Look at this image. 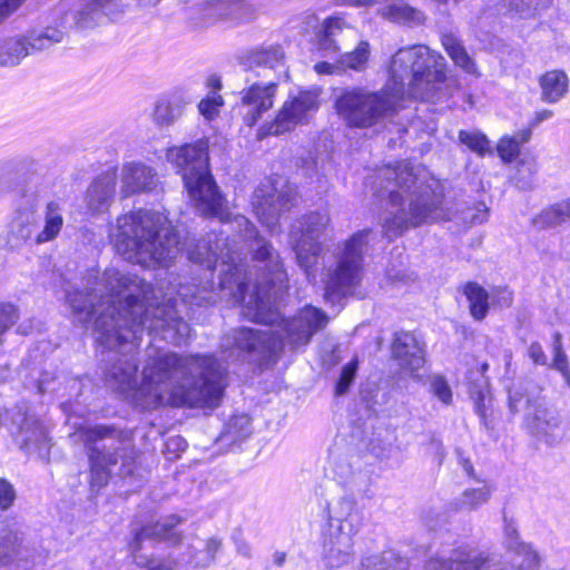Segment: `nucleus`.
<instances>
[{"instance_id":"1","label":"nucleus","mask_w":570,"mask_h":570,"mask_svg":"<svg viewBox=\"0 0 570 570\" xmlns=\"http://www.w3.org/2000/svg\"><path fill=\"white\" fill-rule=\"evenodd\" d=\"M66 299L76 322L86 325L94 320L100 345L109 350L127 347L125 358L117 360L106 374L108 385L120 392L137 385L138 364L132 352L145 331L176 345L190 334L188 323L170 299L155 303L157 296L149 283L114 267L100 277L89 275L83 287L68 292Z\"/></svg>"},{"instance_id":"2","label":"nucleus","mask_w":570,"mask_h":570,"mask_svg":"<svg viewBox=\"0 0 570 570\" xmlns=\"http://www.w3.org/2000/svg\"><path fill=\"white\" fill-rule=\"evenodd\" d=\"M234 224L239 228V237L248 243V248L255 253V259L263 264L265 278L256 283L252 293L247 294L246 268L240 263L236 245H230L228 236L210 234L208 239L198 240L188 249V259L212 271L220 262V277L217 291L213 284L187 285L178 288L180 298L191 305L214 304L217 299L233 304L243 303L244 315L256 323L276 324L281 314L276 308V301L287 288V274L278 253L273 246L258 237L255 226L245 217L236 216ZM235 244V240H233Z\"/></svg>"},{"instance_id":"3","label":"nucleus","mask_w":570,"mask_h":570,"mask_svg":"<svg viewBox=\"0 0 570 570\" xmlns=\"http://www.w3.org/2000/svg\"><path fill=\"white\" fill-rule=\"evenodd\" d=\"M225 374L226 368L210 355L159 354L144 366L140 389L155 404L216 407Z\"/></svg>"},{"instance_id":"4","label":"nucleus","mask_w":570,"mask_h":570,"mask_svg":"<svg viewBox=\"0 0 570 570\" xmlns=\"http://www.w3.org/2000/svg\"><path fill=\"white\" fill-rule=\"evenodd\" d=\"M386 180L384 189L389 193L390 203L397 207L391 212L382 224V233L393 239L410 227H416L430 220L440 219L442 214V194L436 191L438 183L429 180L424 168H414L407 163L395 167H386L380 171Z\"/></svg>"},{"instance_id":"5","label":"nucleus","mask_w":570,"mask_h":570,"mask_svg":"<svg viewBox=\"0 0 570 570\" xmlns=\"http://www.w3.org/2000/svg\"><path fill=\"white\" fill-rule=\"evenodd\" d=\"M110 240L124 259L145 267L169 266L181 252L177 229L163 213L138 209L119 216Z\"/></svg>"},{"instance_id":"6","label":"nucleus","mask_w":570,"mask_h":570,"mask_svg":"<svg viewBox=\"0 0 570 570\" xmlns=\"http://www.w3.org/2000/svg\"><path fill=\"white\" fill-rule=\"evenodd\" d=\"M246 87L240 91L245 109L244 122L253 127L271 110L282 80H287L286 55L279 45H268L247 50L239 58Z\"/></svg>"},{"instance_id":"7","label":"nucleus","mask_w":570,"mask_h":570,"mask_svg":"<svg viewBox=\"0 0 570 570\" xmlns=\"http://www.w3.org/2000/svg\"><path fill=\"white\" fill-rule=\"evenodd\" d=\"M69 438L86 449L92 487L106 485L115 469L122 478L134 474L138 451L129 432L115 425H81Z\"/></svg>"},{"instance_id":"8","label":"nucleus","mask_w":570,"mask_h":570,"mask_svg":"<svg viewBox=\"0 0 570 570\" xmlns=\"http://www.w3.org/2000/svg\"><path fill=\"white\" fill-rule=\"evenodd\" d=\"M445 78L443 57L425 46H412L401 48L393 56L386 85L392 91L400 90V102L405 95L429 101L440 98Z\"/></svg>"},{"instance_id":"9","label":"nucleus","mask_w":570,"mask_h":570,"mask_svg":"<svg viewBox=\"0 0 570 570\" xmlns=\"http://www.w3.org/2000/svg\"><path fill=\"white\" fill-rule=\"evenodd\" d=\"M166 159L180 173L196 209L205 216L225 219L223 197L209 173L208 144L197 140L194 144L167 149Z\"/></svg>"},{"instance_id":"10","label":"nucleus","mask_w":570,"mask_h":570,"mask_svg":"<svg viewBox=\"0 0 570 570\" xmlns=\"http://www.w3.org/2000/svg\"><path fill=\"white\" fill-rule=\"evenodd\" d=\"M334 107L340 119L350 128L367 129L383 124L400 109V90L392 91L389 85L380 90L366 87L342 88Z\"/></svg>"},{"instance_id":"11","label":"nucleus","mask_w":570,"mask_h":570,"mask_svg":"<svg viewBox=\"0 0 570 570\" xmlns=\"http://www.w3.org/2000/svg\"><path fill=\"white\" fill-rule=\"evenodd\" d=\"M371 234L370 228L358 230L338 246L335 266L330 267L323 276L326 301L334 303L351 294L360 284Z\"/></svg>"},{"instance_id":"12","label":"nucleus","mask_w":570,"mask_h":570,"mask_svg":"<svg viewBox=\"0 0 570 570\" xmlns=\"http://www.w3.org/2000/svg\"><path fill=\"white\" fill-rule=\"evenodd\" d=\"M330 223L328 212L317 209L306 213L292 225L289 237L296 262L308 277H315L314 271L323 253V244L318 239Z\"/></svg>"},{"instance_id":"13","label":"nucleus","mask_w":570,"mask_h":570,"mask_svg":"<svg viewBox=\"0 0 570 570\" xmlns=\"http://www.w3.org/2000/svg\"><path fill=\"white\" fill-rule=\"evenodd\" d=\"M296 189L287 181L276 180L259 186L253 196V208L259 222L274 230L279 218L296 205Z\"/></svg>"},{"instance_id":"14","label":"nucleus","mask_w":570,"mask_h":570,"mask_svg":"<svg viewBox=\"0 0 570 570\" xmlns=\"http://www.w3.org/2000/svg\"><path fill=\"white\" fill-rule=\"evenodd\" d=\"M320 107L316 90H303L294 97H288L272 122L264 125L258 136H278L293 130L296 126L306 122L309 116Z\"/></svg>"},{"instance_id":"15","label":"nucleus","mask_w":570,"mask_h":570,"mask_svg":"<svg viewBox=\"0 0 570 570\" xmlns=\"http://www.w3.org/2000/svg\"><path fill=\"white\" fill-rule=\"evenodd\" d=\"M226 346H234L257 361L275 360L284 346V337L273 328H236L226 337Z\"/></svg>"},{"instance_id":"16","label":"nucleus","mask_w":570,"mask_h":570,"mask_svg":"<svg viewBox=\"0 0 570 570\" xmlns=\"http://www.w3.org/2000/svg\"><path fill=\"white\" fill-rule=\"evenodd\" d=\"M16 431L12 432L16 444L28 452H36L40 458L49 455L51 440L48 430L32 414L18 412L12 419Z\"/></svg>"},{"instance_id":"17","label":"nucleus","mask_w":570,"mask_h":570,"mask_svg":"<svg viewBox=\"0 0 570 570\" xmlns=\"http://www.w3.org/2000/svg\"><path fill=\"white\" fill-rule=\"evenodd\" d=\"M283 332L286 341L293 347L306 345L314 333L323 330L327 322V315L320 308L311 305L303 307L292 320L283 321Z\"/></svg>"},{"instance_id":"18","label":"nucleus","mask_w":570,"mask_h":570,"mask_svg":"<svg viewBox=\"0 0 570 570\" xmlns=\"http://www.w3.org/2000/svg\"><path fill=\"white\" fill-rule=\"evenodd\" d=\"M181 519L177 515H169L155 523L144 525L130 542V549L138 559L137 553L142 550L145 542H165L168 546H177L183 541V532L177 529Z\"/></svg>"},{"instance_id":"19","label":"nucleus","mask_w":570,"mask_h":570,"mask_svg":"<svg viewBox=\"0 0 570 570\" xmlns=\"http://www.w3.org/2000/svg\"><path fill=\"white\" fill-rule=\"evenodd\" d=\"M392 358L404 371L414 373L425 363L424 343L413 332L395 333L391 344Z\"/></svg>"},{"instance_id":"20","label":"nucleus","mask_w":570,"mask_h":570,"mask_svg":"<svg viewBox=\"0 0 570 570\" xmlns=\"http://www.w3.org/2000/svg\"><path fill=\"white\" fill-rule=\"evenodd\" d=\"M358 531L330 525L324 541V561L327 568L338 569L352 560L354 537Z\"/></svg>"},{"instance_id":"21","label":"nucleus","mask_w":570,"mask_h":570,"mask_svg":"<svg viewBox=\"0 0 570 570\" xmlns=\"http://www.w3.org/2000/svg\"><path fill=\"white\" fill-rule=\"evenodd\" d=\"M357 39V30L335 16L325 19L318 35L320 48L324 51L340 52L350 49Z\"/></svg>"},{"instance_id":"22","label":"nucleus","mask_w":570,"mask_h":570,"mask_svg":"<svg viewBox=\"0 0 570 570\" xmlns=\"http://www.w3.org/2000/svg\"><path fill=\"white\" fill-rule=\"evenodd\" d=\"M30 550L21 531L8 524L0 525V567L16 564L18 569L30 563Z\"/></svg>"},{"instance_id":"23","label":"nucleus","mask_w":570,"mask_h":570,"mask_svg":"<svg viewBox=\"0 0 570 570\" xmlns=\"http://www.w3.org/2000/svg\"><path fill=\"white\" fill-rule=\"evenodd\" d=\"M157 183L155 170L142 163H126L121 167V193L125 197L151 190Z\"/></svg>"},{"instance_id":"24","label":"nucleus","mask_w":570,"mask_h":570,"mask_svg":"<svg viewBox=\"0 0 570 570\" xmlns=\"http://www.w3.org/2000/svg\"><path fill=\"white\" fill-rule=\"evenodd\" d=\"M527 417L529 428L538 438L546 439L548 443L556 441L552 431L559 426L560 420L554 407L538 401L529 403Z\"/></svg>"},{"instance_id":"25","label":"nucleus","mask_w":570,"mask_h":570,"mask_svg":"<svg viewBox=\"0 0 570 570\" xmlns=\"http://www.w3.org/2000/svg\"><path fill=\"white\" fill-rule=\"evenodd\" d=\"M36 230V219L31 214L20 215L0 234V248L16 250L21 248Z\"/></svg>"},{"instance_id":"26","label":"nucleus","mask_w":570,"mask_h":570,"mask_svg":"<svg viewBox=\"0 0 570 570\" xmlns=\"http://www.w3.org/2000/svg\"><path fill=\"white\" fill-rule=\"evenodd\" d=\"M116 180L115 173H106L90 185L86 194V204L90 212L102 213L108 209L115 195Z\"/></svg>"},{"instance_id":"27","label":"nucleus","mask_w":570,"mask_h":570,"mask_svg":"<svg viewBox=\"0 0 570 570\" xmlns=\"http://www.w3.org/2000/svg\"><path fill=\"white\" fill-rule=\"evenodd\" d=\"M541 100L554 104L561 100L569 90V77L562 70L554 69L544 72L539 78Z\"/></svg>"},{"instance_id":"28","label":"nucleus","mask_w":570,"mask_h":570,"mask_svg":"<svg viewBox=\"0 0 570 570\" xmlns=\"http://www.w3.org/2000/svg\"><path fill=\"white\" fill-rule=\"evenodd\" d=\"M42 219V228L35 234L33 238L38 245L52 242L59 236L65 224L62 207L56 202L48 203L43 210Z\"/></svg>"},{"instance_id":"29","label":"nucleus","mask_w":570,"mask_h":570,"mask_svg":"<svg viewBox=\"0 0 570 570\" xmlns=\"http://www.w3.org/2000/svg\"><path fill=\"white\" fill-rule=\"evenodd\" d=\"M356 502L352 498L343 497L331 508L330 525L360 530L361 515L355 509Z\"/></svg>"},{"instance_id":"30","label":"nucleus","mask_w":570,"mask_h":570,"mask_svg":"<svg viewBox=\"0 0 570 570\" xmlns=\"http://www.w3.org/2000/svg\"><path fill=\"white\" fill-rule=\"evenodd\" d=\"M114 0H82L80 8L75 12V27L90 29L102 21L105 8Z\"/></svg>"},{"instance_id":"31","label":"nucleus","mask_w":570,"mask_h":570,"mask_svg":"<svg viewBox=\"0 0 570 570\" xmlns=\"http://www.w3.org/2000/svg\"><path fill=\"white\" fill-rule=\"evenodd\" d=\"M186 102L177 96L159 100L154 110V120L158 126L169 127L183 117Z\"/></svg>"},{"instance_id":"32","label":"nucleus","mask_w":570,"mask_h":570,"mask_svg":"<svg viewBox=\"0 0 570 570\" xmlns=\"http://www.w3.org/2000/svg\"><path fill=\"white\" fill-rule=\"evenodd\" d=\"M409 560L393 550L365 557L361 570H407Z\"/></svg>"},{"instance_id":"33","label":"nucleus","mask_w":570,"mask_h":570,"mask_svg":"<svg viewBox=\"0 0 570 570\" xmlns=\"http://www.w3.org/2000/svg\"><path fill=\"white\" fill-rule=\"evenodd\" d=\"M253 432L252 422L246 414L234 415L225 424L218 441L225 445L232 446L245 439Z\"/></svg>"},{"instance_id":"34","label":"nucleus","mask_w":570,"mask_h":570,"mask_svg":"<svg viewBox=\"0 0 570 570\" xmlns=\"http://www.w3.org/2000/svg\"><path fill=\"white\" fill-rule=\"evenodd\" d=\"M492 490L488 485L476 489H466L462 494L450 503L452 511H473L481 505L488 503L491 498Z\"/></svg>"},{"instance_id":"35","label":"nucleus","mask_w":570,"mask_h":570,"mask_svg":"<svg viewBox=\"0 0 570 570\" xmlns=\"http://www.w3.org/2000/svg\"><path fill=\"white\" fill-rule=\"evenodd\" d=\"M490 561L488 553L469 547L453 550L455 570H481Z\"/></svg>"},{"instance_id":"36","label":"nucleus","mask_w":570,"mask_h":570,"mask_svg":"<svg viewBox=\"0 0 570 570\" xmlns=\"http://www.w3.org/2000/svg\"><path fill=\"white\" fill-rule=\"evenodd\" d=\"M464 294L470 303V313L476 321L483 320L489 311V294L478 283L470 282L464 287Z\"/></svg>"},{"instance_id":"37","label":"nucleus","mask_w":570,"mask_h":570,"mask_svg":"<svg viewBox=\"0 0 570 570\" xmlns=\"http://www.w3.org/2000/svg\"><path fill=\"white\" fill-rule=\"evenodd\" d=\"M531 135L532 129L527 128L511 137H503L498 145V153L502 160L511 163L517 159L520 154V146L528 142Z\"/></svg>"},{"instance_id":"38","label":"nucleus","mask_w":570,"mask_h":570,"mask_svg":"<svg viewBox=\"0 0 570 570\" xmlns=\"http://www.w3.org/2000/svg\"><path fill=\"white\" fill-rule=\"evenodd\" d=\"M383 17L397 23L419 24L423 21L422 13L404 2L387 6L383 10Z\"/></svg>"},{"instance_id":"39","label":"nucleus","mask_w":570,"mask_h":570,"mask_svg":"<svg viewBox=\"0 0 570 570\" xmlns=\"http://www.w3.org/2000/svg\"><path fill=\"white\" fill-rule=\"evenodd\" d=\"M443 46L451 59L466 72L478 75L474 61L465 51L464 47L452 36L443 38Z\"/></svg>"},{"instance_id":"40","label":"nucleus","mask_w":570,"mask_h":570,"mask_svg":"<svg viewBox=\"0 0 570 570\" xmlns=\"http://www.w3.org/2000/svg\"><path fill=\"white\" fill-rule=\"evenodd\" d=\"M569 207H567L564 204L556 203L547 208H544L534 219V225L548 228V227H556L563 222L570 219V216H568Z\"/></svg>"},{"instance_id":"41","label":"nucleus","mask_w":570,"mask_h":570,"mask_svg":"<svg viewBox=\"0 0 570 570\" xmlns=\"http://www.w3.org/2000/svg\"><path fill=\"white\" fill-rule=\"evenodd\" d=\"M63 31L48 27L42 32L37 35H30L27 37L28 45L31 53L47 50L55 43H59L63 39Z\"/></svg>"},{"instance_id":"42","label":"nucleus","mask_w":570,"mask_h":570,"mask_svg":"<svg viewBox=\"0 0 570 570\" xmlns=\"http://www.w3.org/2000/svg\"><path fill=\"white\" fill-rule=\"evenodd\" d=\"M2 65L14 66L20 62L22 58L30 55V48L27 38L9 39L4 42Z\"/></svg>"},{"instance_id":"43","label":"nucleus","mask_w":570,"mask_h":570,"mask_svg":"<svg viewBox=\"0 0 570 570\" xmlns=\"http://www.w3.org/2000/svg\"><path fill=\"white\" fill-rule=\"evenodd\" d=\"M370 56V45L366 41H360L355 50L346 51L341 55L340 63L346 68L361 71L365 68V65Z\"/></svg>"},{"instance_id":"44","label":"nucleus","mask_w":570,"mask_h":570,"mask_svg":"<svg viewBox=\"0 0 570 570\" xmlns=\"http://www.w3.org/2000/svg\"><path fill=\"white\" fill-rule=\"evenodd\" d=\"M222 548V540L214 537L204 542V548L191 556V562L196 567L206 568L214 563L217 552Z\"/></svg>"},{"instance_id":"45","label":"nucleus","mask_w":570,"mask_h":570,"mask_svg":"<svg viewBox=\"0 0 570 570\" xmlns=\"http://www.w3.org/2000/svg\"><path fill=\"white\" fill-rule=\"evenodd\" d=\"M513 552L515 553L514 567L517 570H537L539 568L540 558L529 544L525 543Z\"/></svg>"},{"instance_id":"46","label":"nucleus","mask_w":570,"mask_h":570,"mask_svg":"<svg viewBox=\"0 0 570 570\" xmlns=\"http://www.w3.org/2000/svg\"><path fill=\"white\" fill-rule=\"evenodd\" d=\"M459 140L463 145H465L471 151H474L480 156H483L485 153L489 151L490 142L487 136L479 131L460 130Z\"/></svg>"},{"instance_id":"47","label":"nucleus","mask_w":570,"mask_h":570,"mask_svg":"<svg viewBox=\"0 0 570 570\" xmlns=\"http://www.w3.org/2000/svg\"><path fill=\"white\" fill-rule=\"evenodd\" d=\"M19 318L18 308L7 302H0V346L3 343L4 333L10 330Z\"/></svg>"},{"instance_id":"48","label":"nucleus","mask_w":570,"mask_h":570,"mask_svg":"<svg viewBox=\"0 0 570 570\" xmlns=\"http://www.w3.org/2000/svg\"><path fill=\"white\" fill-rule=\"evenodd\" d=\"M224 105V99L220 95L213 92L206 98L202 99L198 104L199 114L207 120H212L219 114V108Z\"/></svg>"},{"instance_id":"49","label":"nucleus","mask_w":570,"mask_h":570,"mask_svg":"<svg viewBox=\"0 0 570 570\" xmlns=\"http://www.w3.org/2000/svg\"><path fill=\"white\" fill-rule=\"evenodd\" d=\"M552 348L554 354L553 367L564 376L566 373H570V370L567 355L562 347V335L559 332H556L553 335Z\"/></svg>"},{"instance_id":"50","label":"nucleus","mask_w":570,"mask_h":570,"mask_svg":"<svg viewBox=\"0 0 570 570\" xmlns=\"http://www.w3.org/2000/svg\"><path fill=\"white\" fill-rule=\"evenodd\" d=\"M431 390L442 403L449 405L452 402V390L446 380L441 375L431 379Z\"/></svg>"},{"instance_id":"51","label":"nucleus","mask_w":570,"mask_h":570,"mask_svg":"<svg viewBox=\"0 0 570 570\" xmlns=\"http://www.w3.org/2000/svg\"><path fill=\"white\" fill-rule=\"evenodd\" d=\"M356 370H357V361H352V362L347 363L345 366H343L341 375H340V380H338V382L336 384V389H335V393L337 395H343L347 392L351 383L355 379Z\"/></svg>"},{"instance_id":"52","label":"nucleus","mask_w":570,"mask_h":570,"mask_svg":"<svg viewBox=\"0 0 570 570\" xmlns=\"http://www.w3.org/2000/svg\"><path fill=\"white\" fill-rule=\"evenodd\" d=\"M17 498L14 487L4 478H0V510L10 509Z\"/></svg>"},{"instance_id":"53","label":"nucleus","mask_w":570,"mask_h":570,"mask_svg":"<svg viewBox=\"0 0 570 570\" xmlns=\"http://www.w3.org/2000/svg\"><path fill=\"white\" fill-rule=\"evenodd\" d=\"M504 521H505L504 544L510 551H514L525 543L520 541L518 530L514 527V524L511 522H508L505 518H504Z\"/></svg>"},{"instance_id":"54","label":"nucleus","mask_w":570,"mask_h":570,"mask_svg":"<svg viewBox=\"0 0 570 570\" xmlns=\"http://www.w3.org/2000/svg\"><path fill=\"white\" fill-rule=\"evenodd\" d=\"M515 184L521 189H531L534 185V173L530 166L522 165L514 176Z\"/></svg>"},{"instance_id":"55","label":"nucleus","mask_w":570,"mask_h":570,"mask_svg":"<svg viewBox=\"0 0 570 570\" xmlns=\"http://www.w3.org/2000/svg\"><path fill=\"white\" fill-rule=\"evenodd\" d=\"M488 212L489 209L484 204H478L464 214L463 219L471 225L482 224L488 219Z\"/></svg>"},{"instance_id":"56","label":"nucleus","mask_w":570,"mask_h":570,"mask_svg":"<svg viewBox=\"0 0 570 570\" xmlns=\"http://www.w3.org/2000/svg\"><path fill=\"white\" fill-rule=\"evenodd\" d=\"M227 14L226 3L223 1H215L208 3L204 9V17L208 18L210 21L215 19L224 18Z\"/></svg>"},{"instance_id":"57","label":"nucleus","mask_w":570,"mask_h":570,"mask_svg":"<svg viewBox=\"0 0 570 570\" xmlns=\"http://www.w3.org/2000/svg\"><path fill=\"white\" fill-rule=\"evenodd\" d=\"M551 0H510L511 4L519 11L539 10L547 7Z\"/></svg>"},{"instance_id":"58","label":"nucleus","mask_w":570,"mask_h":570,"mask_svg":"<svg viewBox=\"0 0 570 570\" xmlns=\"http://www.w3.org/2000/svg\"><path fill=\"white\" fill-rule=\"evenodd\" d=\"M187 448V442L180 435H174L166 442V450L168 453H173L175 458L179 456L180 452H184Z\"/></svg>"},{"instance_id":"59","label":"nucleus","mask_w":570,"mask_h":570,"mask_svg":"<svg viewBox=\"0 0 570 570\" xmlns=\"http://www.w3.org/2000/svg\"><path fill=\"white\" fill-rule=\"evenodd\" d=\"M426 570H455L453 562V553L449 559L432 558L426 562Z\"/></svg>"},{"instance_id":"60","label":"nucleus","mask_w":570,"mask_h":570,"mask_svg":"<svg viewBox=\"0 0 570 570\" xmlns=\"http://www.w3.org/2000/svg\"><path fill=\"white\" fill-rule=\"evenodd\" d=\"M528 355L538 365L547 364V355L538 342H533L528 347Z\"/></svg>"},{"instance_id":"61","label":"nucleus","mask_w":570,"mask_h":570,"mask_svg":"<svg viewBox=\"0 0 570 570\" xmlns=\"http://www.w3.org/2000/svg\"><path fill=\"white\" fill-rule=\"evenodd\" d=\"M24 0H0V21L17 10Z\"/></svg>"},{"instance_id":"62","label":"nucleus","mask_w":570,"mask_h":570,"mask_svg":"<svg viewBox=\"0 0 570 570\" xmlns=\"http://www.w3.org/2000/svg\"><path fill=\"white\" fill-rule=\"evenodd\" d=\"M493 295L498 296V303L502 307H508L512 304V292L508 288H497Z\"/></svg>"},{"instance_id":"63","label":"nucleus","mask_w":570,"mask_h":570,"mask_svg":"<svg viewBox=\"0 0 570 570\" xmlns=\"http://www.w3.org/2000/svg\"><path fill=\"white\" fill-rule=\"evenodd\" d=\"M431 450L435 453L439 464H441L445 458V450L443 444L439 440H432L430 443Z\"/></svg>"},{"instance_id":"64","label":"nucleus","mask_w":570,"mask_h":570,"mask_svg":"<svg viewBox=\"0 0 570 570\" xmlns=\"http://www.w3.org/2000/svg\"><path fill=\"white\" fill-rule=\"evenodd\" d=\"M552 117V111L551 110H542V111H539L537 112L534 119L530 122V128L531 127H534V126H538L541 121L546 120V119H549Z\"/></svg>"}]
</instances>
